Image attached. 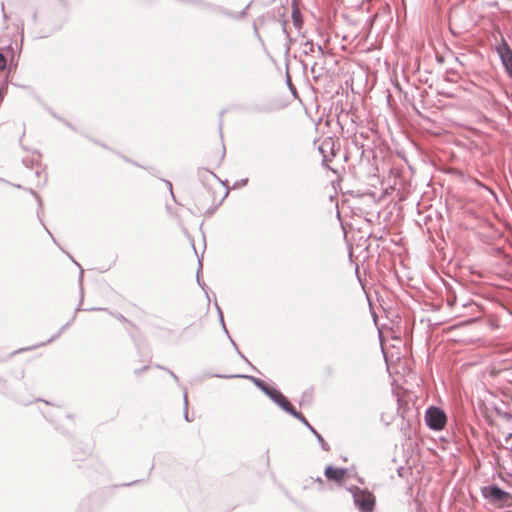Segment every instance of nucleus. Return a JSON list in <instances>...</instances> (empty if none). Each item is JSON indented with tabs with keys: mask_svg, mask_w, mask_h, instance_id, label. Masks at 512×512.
<instances>
[{
	"mask_svg": "<svg viewBox=\"0 0 512 512\" xmlns=\"http://www.w3.org/2000/svg\"><path fill=\"white\" fill-rule=\"evenodd\" d=\"M426 424L433 430H442L447 422L446 414L438 407H430L425 413Z\"/></svg>",
	"mask_w": 512,
	"mask_h": 512,
	"instance_id": "nucleus-1",
	"label": "nucleus"
},
{
	"mask_svg": "<svg viewBox=\"0 0 512 512\" xmlns=\"http://www.w3.org/2000/svg\"><path fill=\"white\" fill-rule=\"evenodd\" d=\"M355 505L361 512H373L375 507V496L367 491L357 489L353 494Z\"/></svg>",
	"mask_w": 512,
	"mask_h": 512,
	"instance_id": "nucleus-2",
	"label": "nucleus"
},
{
	"mask_svg": "<svg viewBox=\"0 0 512 512\" xmlns=\"http://www.w3.org/2000/svg\"><path fill=\"white\" fill-rule=\"evenodd\" d=\"M264 391L275 401L281 408L290 413L296 418H299L305 421V418L295 410L293 405L288 401V399L278 390L265 388Z\"/></svg>",
	"mask_w": 512,
	"mask_h": 512,
	"instance_id": "nucleus-3",
	"label": "nucleus"
},
{
	"mask_svg": "<svg viewBox=\"0 0 512 512\" xmlns=\"http://www.w3.org/2000/svg\"><path fill=\"white\" fill-rule=\"evenodd\" d=\"M483 495L490 502L501 506L512 500V497L509 493L503 491L497 486H489L483 488Z\"/></svg>",
	"mask_w": 512,
	"mask_h": 512,
	"instance_id": "nucleus-4",
	"label": "nucleus"
},
{
	"mask_svg": "<svg viewBox=\"0 0 512 512\" xmlns=\"http://www.w3.org/2000/svg\"><path fill=\"white\" fill-rule=\"evenodd\" d=\"M496 51L501 58L506 72L512 78V50L504 38L496 46Z\"/></svg>",
	"mask_w": 512,
	"mask_h": 512,
	"instance_id": "nucleus-5",
	"label": "nucleus"
},
{
	"mask_svg": "<svg viewBox=\"0 0 512 512\" xmlns=\"http://www.w3.org/2000/svg\"><path fill=\"white\" fill-rule=\"evenodd\" d=\"M324 474L326 478L337 484H342L347 478V470L343 468H337L333 466H327Z\"/></svg>",
	"mask_w": 512,
	"mask_h": 512,
	"instance_id": "nucleus-6",
	"label": "nucleus"
},
{
	"mask_svg": "<svg viewBox=\"0 0 512 512\" xmlns=\"http://www.w3.org/2000/svg\"><path fill=\"white\" fill-rule=\"evenodd\" d=\"M292 20H293L294 25L298 29H300L303 22H302L301 13L297 7H294L292 10Z\"/></svg>",
	"mask_w": 512,
	"mask_h": 512,
	"instance_id": "nucleus-7",
	"label": "nucleus"
},
{
	"mask_svg": "<svg viewBox=\"0 0 512 512\" xmlns=\"http://www.w3.org/2000/svg\"><path fill=\"white\" fill-rule=\"evenodd\" d=\"M223 158H224V148L222 145H219L218 151H217V156L215 158V163L219 164Z\"/></svg>",
	"mask_w": 512,
	"mask_h": 512,
	"instance_id": "nucleus-8",
	"label": "nucleus"
},
{
	"mask_svg": "<svg viewBox=\"0 0 512 512\" xmlns=\"http://www.w3.org/2000/svg\"><path fill=\"white\" fill-rule=\"evenodd\" d=\"M6 58L0 53V71L6 68Z\"/></svg>",
	"mask_w": 512,
	"mask_h": 512,
	"instance_id": "nucleus-9",
	"label": "nucleus"
},
{
	"mask_svg": "<svg viewBox=\"0 0 512 512\" xmlns=\"http://www.w3.org/2000/svg\"><path fill=\"white\" fill-rule=\"evenodd\" d=\"M210 192L208 189H205L201 194H200V199H205L207 196H209Z\"/></svg>",
	"mask_w": 512,
	"mask_h": 512,
	"instance_id": "nucleus-10",
	"label": "nucleus"
},
{
	"mask_svg": "<svg viewBox=\"0 0 512 512\" xmlns=\"http://www.w3.org/2000/svg\"><path fill=\"white\" fill-rule=\"evenodd\" d=\"M214 206H215V203H214V201H212L211 204L206 207V209L209 210V209L213 208Z\"/></svg>",
	"mask_w": 512,
	"mask_h": 512,
	"instance_id": "nucleus-11",
	"label": "nucleus"
},
{
	"mask_svg": "<svg viewBox=\"0 0 512 512\" xmlns=\"http://www.w3.org/2000/svg\"><path fill=\"white\" fill-rule=\"evenodd\" d=\"M510 369H512V364L505 368V370H510Z\"/></svg>",
	"mask_w": 512,
	"mask_h": 512,
	"instance_id": "nucleus-12",
	"label": "nucleus"
},
{
	"mask_svg": "<svg viewBox=\"0 0 512 512\" xmlns=\"http://www.w3.org/2000/svg\"><path fill=\"white\" fill-rule=\"evenodd\" d=\"M2 100V91L0 90V101Z\"/></svg>",
	"mask_w": 512,
	"mask_h": 512,
	"instance_id": "nucleus-13",
	"label": "nucleus"
}]
</instances>
